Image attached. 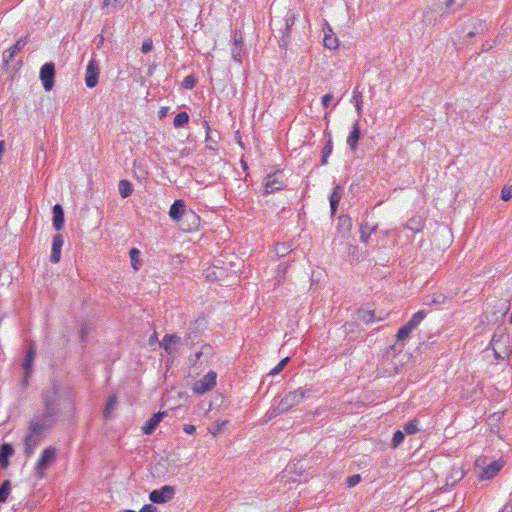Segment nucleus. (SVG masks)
<instances>
[{"mask_svg":"<svg viewBox=\"0 0 512 512\" xmlns=\"http://www.w3.org/2000/svg\"><path fill=\"white\" fill-rule=\"evenodd\" d=\"M57 416L48 413L35 414L28 423L27 433L23 439L24 454L26 458H30L36 448L44 439L47 431L51 429Z\"/></svg>","mask_w":512,"mask_h":512,"instance_id":"obj_1","label":"nucleus"},{"mask_svg":"<svg viewBox=\"0 0 512 512\" xmlns=\"http://www.w3.org/2000/svg\"><path fill=\"white\" fill-rule=\"evenodd\" d=\"M57 450L53 446L46 447L38 461L34 467V473L39 478L42 479L45 476V471L49 468L51 464L56 461Z\"/></svg>","mask_w":512,"mask_h":512,"instance_id":"obj_2","label":"nucleus"},{"mask_svg":"<svg viewBox=\"0 0 512 512\" xmlns=\"http://www.w3.org/2000/svg\"><path fill=\"white\" fill-rule=\"evenodd\" d=\"M310 390L300 387L286 394L278 403V411L286 412L292 407L298 405L305 398Z\"/></svg>","mask_w":512,"mask_h":512,"instance_id":"obj_3","label":"nucleus"},{"mask_svg":"<svg viewBox=\"0 0 512 512\" xmlns=\"http://www.w3.org/2000/svg\"><path fill=\"white\" fill-rule=\"evenodd\" d=\"M58 387L53 384L51 387L46 389L42 393V401L44 404L45 413L58 416L59 413V405H58Z\"/></svg>","mask_w":512,"mask_h":512,"instance_id":"obj_4","label":"nucleus"},{"mask_svg":"<svg viewBox=\"0 0 512 512\" xmlns=\"http://www.w3.org/2000/svg\"><path fill=\"white\" fill-rule=\"evenodd\" d=\"M502 467V461H493L485 467L481 466V460H477L475 464L477 476L482 481L490 480L493 477H495L498 474V472L502 469Z\"/></svg>","mask_w":512,"mask_h":512,"instance_id":"obj_5","label":"nucleus"},{"mask_svg":"<svg viewBox=\"0 0 512 512\" xmlns=\"http://www.w3.org/2000/svg\"><path fill=\"white\" fill-rule=\"evenodd\" d=\"M489 347H500V352L506 356L507 362L509 363L510 357L512 356V343L509 335L503 332H495L490 341Z\"/></svg>","mask_w":512,"mask_h":512,"instance_id":"obj_6","label":"nucleus"},{"mask_svg":"<svg viewBox=\"0 0 512 512\" xmlns=\"http://www.w3.org/2000/svg\"><path fill=\"white\" fill-rule=\"evenodd\" d=\"M217 374L214 371H209L203 378L197 380L192 387L196 394H204L214 388L216 385Z\"/></svg>","mask_w":512,"mask_h":512,"instance_id":"obj_7","label":"nucleus"},{"mask_svg":"<svg viewBox=\"0 0 512 512\" xmlns=\"http://www.w3.org/2000/svg\"><path fill=\"white\" fill-rule=\"evenodd\" d=\"M175 487L171 485H164L160 489H155L150 492L149 499L156 504H163L175 496Z\"/></svg>","mask_w":512,"mask_h":512,"instance_id":"obj_8","label":"nucleus"},{"mask_svg":"<svg viewBox=\"0 0 512 512\" xmlns=\"http://www.w3.org/2000/svg\"><path fill=\"white\" fill-rule=\"evenodd\" d=\"M55 66L53 63H45L40 69V79L46 91L54 86Z\"/></svg>","mask_w":512,"mask_h":512,"instance_id":"obj_9","label":"nucleus"},{"mask_svg":"<svg viewBox=\"0 0 512 512\" xmlns=\"http://www.w3.org/2000/svg\"><path fill=\"white\" fill-rule=\"evenodd\" d=\"M296 15L293 11L289 10L284 18V31L282 32V36L279 40V45L282 48H285L290 41V29L295 24Z\"/></svg>","mask_w":512,"mask_h":512,"instance_id":"obj_10","label":"nucleus"},{"mask_svg":"<svg viewBox=\"0 0 512 512\" xmlns=\"http://www.w3.org/2000/svg\"><path fill=\"white\" fill-rule=\"evenodd\" d=\"M36 357V349L33 343H30L27 350L25 359L23 362V371H24V382L27 383L28 378L31 376L33 371V363Z\"/></svg>","mask_w":512,"mask_h":512,"instance_id":"obj_11","label":"nucleus"},{"mask_svg":"<svg viewBox=\"0 0 512 512\" xmlns=\"http://www.w3.org/2000/svg\"><path fill=\"white\" fill-rule=\"evenodd\" d=\"M99 66L94 59H91L86 67L85 84L88 88H93L98 83Z\"/></svg>","mask_w":512,"mask_h":512,"instance_id":"obj_12","label":"nucleus"},{"mask_svg":"<svg viewBox=\"0 0 512 512\" xmlns=\"http://www.w3.org/2000/svg\"><path fill=\"white\" fill-rule=\"evenodd\" d=\"M27 40V36L21 37L13 46L3 51L2 58L5 66H7L9 62L13 60L15 55L24 48L27 44Z\"/></svg>","mask_w":512,"mask_h":512,"instance_id":"obj_13","label":"nucleus"},{"mask_svg":"<svg viewBox=\"0 0 512 512\" xmlns=\"http://www.w3.org/2000/svg\"><path fill=\"white\" fill-rule=\"evenodd\" d=\"M284 187V182L278 178L277 173L269 174L264 183V194H271L281 190Z\"/></svg>","mask_w":512,"mask_h":512,"instance_id":"obj_14","label":"nucleus"},{"mask_svg":"<svg viewBox=\"0 0 512 512\" xmlns=\"http://www.w3.org/2000/svg\"><path fill=\"white\" fill-rule=\"evenodd\" d=\"M186 205L184 200H175L169 210V216L174 221H181L184 215L187 213Z\"/></svg>","mask_w":512,"mask_h":512,"instance_id":"obj_15","label":"nucleus"},{"mask_svg":"<svg viewBox=\"0 0 512 512\" xmlns=\"http://www.w3.org/2000/svg\"><path fill=\"white\" fill-rule=\"evenodd\" d=\"M182 229L185 231H191L197 229L200 224V217L192 210H188L186 215L181 220Z\"/></svg>","mask_w":512,"mask_h":512,"instance_id":"obj_16","label":"nucleus"},{"mask_svg":"<svg viewBox=\"0 0 512 512\" xmlns=\"http://www.w3.org/2000/svg\"><path fill=\"white\" fill-rule=\"evenodd\" d=\"M63 243H64V239L61 234H56L53 236L51 256H50V261L52 263H58L60 261L61 249H62Z\"/></svg>","mask_w":512,"mask_h":512,"instance_id":"obj_17","label":"nucleus"},{"mask_svg":"<svg viewBox=\"0 0 512 512\" xmlns=\"http://www.w3.org/2000/svg\"><path fill=\"white\" fill-rule=\"evenodd\" d=\"M167 414V412H158L155 413L142 427V432L145 435H150L154 432L156 427L161 422L162 418Z\"/></svg>","mask_w":512,"mask_h":512,"instance_id":"obj_18","label":"nucleus"},{"mask_svg":"<svg viewBox=\"0 0 512 512\" xmlns=\"http://www.w3.org/2000/svg\"><path fill=\"white\" fill-rule=\"evenodd\" d=\"M14 448L10 443H3L0 446V468L6 469L10 462L9 459L14 454Z\"/></svg>","mask_w":512,"mask_h":512,"instance_id":"obj_19","label":"nucleus"},{"mask_svg":"<svg viewBox=\"0 0 512 512\" xmlns=\"http://www.w3.org/2000/svg\"><path fill=\"white\" fill-rule=\"evenodd\" d=\"M414 329L410 327L407 323L402 326L396 335L398 344L391 346V349H396L397 346H399L398 350L402 351V349L405 346V341L410 337L411 332Z\"/></svg>","mask_w":512,"mask_h":512,"instance_id":"obj_20","label":"nucleus"},{"mask_svg":"<svg viewBox=\"0 0 512 512\" xmlns=\"http://www.w3.org/2000/svg\"><path fill=\"white\" fill-rule=\"evenodd\" d=\"M52 213H53V219H52L53 227L57 231H60L63 228L64 222H65L64 210H63L62 206L60 204H55L52 208Z\"/></svg>","mask_w":512,"mask_h":512,"instance_id":"obj_21","label":"nucleus"},{"mask_svg":"<svg viewBox=\"0 0 512 512\" xmlns=\"http://www.w3.org/2000/svg\"><path fill=\"white\" fill-rule=\"evenodd\" d=\"M360 135L361 132L359 122L355 121L352 126V130L350 131V134L347 137V144L352 151H356Z\"/></svg>","mask_w":512,"mask_h":512,"instance_id":"obj_22","label":"nucleus"},{"mask_svg":"<svg viewBox=\"0 0 512 512\" xmlns=\"http://www.w3.org/2000/svg\"><path fill=\"white\" fill-rule=\"evenodd\" d=\"M204 320L197 319L193 326L189 328L187 337L185 338V344L191 346L198 339L199 328L203 325Z\"/></svg>","mask_w":512,"mask_h":512,"instance_id":"obj_23","label":"nucleus"},{"mask_svg":"<svg viewBox=\"0 0 512 512\" xmlns=\"http://www.w3.org/2000/svg\"><path fill=\"white\" fill-rule=\"evenodd\" d=\"M341 197V187L339 185H336L329 197L330 210L332 216L336 214Z\"/></svg>","mask_w":512,"mask_h":512,"instance_id":"obj_24","label":"nucleus"},{"mask_svg":"<svg viewBox=\"0 0 512 512\" xmlns=\"http://www.w3.org/2000/svg\"><path fill=\"white\" fill-rule=\"evenodd\" d=\"M324 46L328 49H336L339 45L338 39L330 27L324 29Z\"/></svg>","mask_w":512,"mask_h":512,"instance_id":"obj_25","label":"nucleus"},{"mask_svg":"<svg viewBox=\"0 0 512 512\" xmlns=\"http://www.w3.org/2000/svg\"><path fill=\"white\" fill-rule=\"evenodd\" d=\"M180 340L181 338L175 334H166L160 345L167 353L172 354V345L179 343Z\"/></svg>","mask_w":512,"mask_h":512,"instance_id":"obj_26","label":"nucleus"},{"mask_svg":"<svg viewBox=\"0 0 512 512\" xmlns=\"http://www.w3.org/2000/svg\"><path fill=\"white\" fill-rule=\"evenodd\" d=\"M118 190L123 198H127L133 192V185L130 181L123 179L119 181Z\"/></svg>","mask_w":512,"mask_h":512,"instance_id":"obj_27","label":"nucleus"},{"mask_svg":"<svg viewBox=\"0 0 512 512\" xmlns=\"http://www.w3.org/2000/svg\"><path fill=\"white\" fill-rule=\"evenodd\" d=\"M338 229L342 232L348 233L352 228V220L348 215H340L338 217Z\"/></svg>","mask_w":512,"mask_h":512,"instance_id":"obj_28","label":"nucleus"},{"mask_svg":"<svg viewBox=\"0 0 512 512\" xmlns=\"http://www.w3.org/2000/svg\"><path fill=\"white\" fill-rule=\"evenodd\" d=\"M445 300H446V296L443 293L436 292L431 295H428L425 298L424 303L426 305H432V304L439 305V304H443L445 302Z\"/></svg>","mask_w":512,"mask_h":512,"instance_id":"obj_29","label":"nucleus"},{"mask_svg":"<svg viewBox=\"0 0 512 512\" xmlns=\"http://www.w3.org/2000/svg\"><path fill=\"white\" fill-rule=\"evenodd\" d=\"M140 251L139 249L137 248H131L130 251H129V257H130V260H131V265L133 267L134 270H139L142 263L140 261Z\"/></svg>","mask_w":512,"mask_h":512,"instance_id":"obj_30","label":"nucleus"},{"mask_svg":"<svg viewBox=\"0 0 512 512\" xmlns=\"http://www.w3.org/2000/svg\"><path fill=\"white\" fill-rule=\"evenodd\" d=\"M11 491V482L10 480H5L0 485V503L6 502Z\"/></svg>","mask_w":512,"mask_h":512,"instance_id":"obj_31","label":"nucleus"},{"mask_svg":"<svg viewBox=\"0 0 512 512\" xmlns=\"http://www.w3.org/2000/svg\"><path fill=\"white\" fill-rule=\"evenodd\" d=\"M189 122V115L187 112L178 113L173 121V125L175 128L184 127Z\"/></svg>","mask_w":512,"mask_h":512,"instance_id":"obj_32","label":"nucleus"},{"mask_svg":"<svg viewBox=\"0 0 512 512\" xmlns=\"http://www.w3.org/2000/svg\"><path fill=\"white\" fill-rule=\"evenodd\" d=\"M374 231H375V227H369V225L367 223L361 224V227H360L361 241L364 243H367L371 233H373Z\"/></svg>","mask_w":512,"mask_h":512,"instance_id":"obj_33","label":"nucleus"},{"mask_svg":"<svg viewBox=\"0 0 512 512\" xmlns=\"http://www.w3.org/2000/svg\"><path fill=\"white\" fill-rule=\"evenodd\" d=\"M425 315L426 314L424 311H418L412 316V318L407 322V324L413 329H415L425 318Z\"/></svg>","mask_w":512,"mask_h":512,"instance_id":"obj_34","label":"nucleus"},{"mask_svg":"<svg viewBox=\"0 0 512 512\" xmlns=\"http://www.w3.org/2000/svg\"><path fill=\"white\" fill-rule=\"evenodd\" d=\"M117 403L116 396H110L106 402L105 409H104V417L109 418L112 411L115 409Z\"/></svg>","mask_w":512,"mask_h":512,"instance_id":"obj_35","label":"nucleus"},{"mask_svg":"<svg viewBox=\"0 0 512 512\" xmlns=\"http://www.w3.org/2000/svg\"><path fill=\"white\" fill-rule=\"evenodd\" d=\"M467 0H446V8L452 12L459 10Z\"/></svg>","mask_w":512,"mask_h":512,"instance_id":"obj_36","label":"nucleus"},{"mask_svg":"<svg viewBox=\"0 0 512 512\" xmlns=\"http://www.w3.org/2000/svg\"><path fill=\"white\" fill-rule=\"evenodd\" d=\"M204 126L206 128V142L211 143V144H217L218 139H219V134L218 133L214 134L211 131V128H210L208 122L205 121Z\"/></svg>","mask_w":512,"mask_h":512,"instance_id":"obj_37","label":"nucleus"},{"mask_svg":"<svg viewBox=\"0 0 512 512\" xmlns=\"http://www.w3.org/2000/svg\"><path fill=\"white\" fill-rule=\"evenodd\" d=\"M485 22L482 20L477 21V23L474 24L473 30L468 31L467 37H473L476 34H480L485 30Z\"/></svg>","mask_w":512,"mask_h":512,"instance_id":"obj_38","label":"nucleus"},{"mask_svg":"<svg viewBox=\"0 0 512 512\" xmlns=\"http://www.w3.org/2000/svg\"><path fill=\"white\" fill-rule=\"evenodd\" d=\"M228 423L227 420L224 421H217L213 425H211L208 428L209 433H211L213 436L218 435L224 428V426Z\"/></svg>","mask_w":512,"mask_h":512,"instance_id":"obj_39","label":"nucleus"},{"mask_svg":"<svg viewBox=\"0 0 512 512\" xmlns=\"http://www.w3.org/2000/svg\"><path fill=\"white\" fill-rule=\"evenodd\" d=\"M403 430L405 433L409 435L415 434L418 431V420L414 419L412 421L407 422L404 425Z\"/></svg>","mask_w":512,"mask_h":512,"instance_id":"obj_40","label":"nucleus"},{"mask_svg":"<svg viewBox=\"0 0 512 512\" xmlns=\"http://www.w3.org/2000/svg\"><path fill=\"white\" fill-rule=\"evenodd\" d=\"M352 100L355 102V107L357 109V112L361 114L362 112V104H363V98L362 94L360 92H357V90H354Z\"/></svg>","mask_w":512,"mask_h":512,"instance_id":"obj_41","label":"nucleus"},{"mask_svg":"<svg viewBox=\"0 0 512 512\" xmlns=\"http://www.w3.org/2000/svg\"><path fill=\"white\" fill-rule=\"evenodd\" d=\"M360 319L366 324L373 323L376 321L374 311H363L360 313Z\"/></svg>","mask_w":512,"mask_h":512,"instance_id":"obj_42","label":"nucleus"},{"mask_svg":"<svg viewBox=\"0 0 512 512\" xmlns=\"http://www.w3.org/2000/svg\"><path fill=\"white\" fill-rule=\"evenodd\" d=\"M231 54L232 58L237 61L241 62L242 58V45H233L231 48Z\"/></svg>","mask_w":512,"mask_h":512,"instance_id":"obj_43","label":"nucleus"},{"mask_svg":"<svg viewBox=\"0 0 512 512\" xmlns=\"http://www.w3.org/2000/svg\"><path fill=\"white\" fill-rule=\"evenodd\" d=\"M404 431L397 430L395 431L393 438H392V446L397 447L399 444H401L404 440Z\"/></svg>","mask_w":512,"mask_h":512,"instance_id":"obj_44","label":"nucleus"},{"mask_svg":"<svg viewBox=\"0 0 512 512\" xmlns=\"http://www.w3.org/2000/svg\"><path fill=\"white\" fill-rule=\"evenodd\" d=\"M289 357L282 359L270 372L271 375L279 374L287 365Z\"/></svg>","mask_w":512,"mask_h":512,"instance_id":"obj_45","label":"nucleus"},{"mask_svg":"<svg viewBox=\"0 0 512 512\" xmlns=\"http://www.w3.org/2000/svg\"><path fill=\"white\" fill-rule=\"evenodd\" d=\"M195 85L196 79L192 75L186 76L182 82V86L186 89H193Z\"/></svg>","mask_w":512,"mask_h":512,"instance_id":"obj_46","label":"nucleus"},{"mask_svg":"<svg viewBox=\"0 0 512 512\" xmlns=\"http://www.w3.org/2000/svg\"><path fill=\"white\" fill-rule=\"evenodd\" d=\"M361 481V476L359 474H354L349 476L346 479V484L348 487H354Z\"/></svg>","mask_w":512,"mask_h":512,"instance_id":"obj_47","label":"nucleus"},{"mask_svg":"<svg viewBox=\"0 0 512 512\" xmlns=\"http://www.w3.org/2000/svg\"><path fill=\"white\" fill-rule=\"evenodd\" d=\"M201 353L204 357V360L205 361H208V359L212 356L213 354V348L208 345V344H204L201 348Z\"/></svg>","mask_w":512,"mask_h":512,"instance_id":"obj_48","label":"nucleus"},{"mask_svg":"<svg viewBox=\"0 0 512 512\" xmlns=\"http://www.w3.org/2000/svg\"><path fill=\"white\" fill-rule=\"evenodd\" d=\"M501 198L504 201H509L512 198V186L504 187L502 189Z\"/></svg>","mask_w":512,"mask_h":512,"instance_id":"obj_49","label":"nucleus"},{"mask_svg":"<svg viewBox=\"0 0 512 512\" xmlns=\"http://www.w3.org/2000/svg\"><path fill=\"white\" fill-rule=\"evenodd\" d=\"M332 151H333L332 139L329 138L327 143L325 144V146L322 149V154L330 156Z\"/></svg>","mask_w":512,"mask_h":512,"instance_id":"obj_50","label":"nucleus"},{"mask_svg":"<svg viewBox=\"0 0 512 512\" xmlns=\"http://www.w3.org/2000/svg\"><path fill=\"white\" fill-rule=\"evenodd\" d=\"M153 48V43L151 40H145L142 44L141 51L142 53L146 54L150 52Z\"/></svg>","mask_w":512,"mask_h":512,"instance_id":"obj_51","label":"nucleus"},{"mask_svg":"<svg viewBox=\"0 0 512 512\" xmlns=\"http://www.w3.org/2000/svg\"><path fill=\"white\" fill-rule=\"evenodd\" d=\"M493 350L495 360H504L506 356L500 352V347H490Z\"/></svg>","mask_w":512,"mask_h":512,"instance_id":"obj_52","label":"nucleus"},{"mask_svg":"<svg viewBox=\"0 0 512 512\" xmlns=\"http://www.w3.org/2000/svg\"><path fill=\"white\" fill-rule=\"evenodd\" d=\"M243 38L239 31H235L233 34V45H242Z\"/></svg>","mask_w":512,"mask_h":512,"instance_id":"obj_53","label":"nucleus"},{"mask_svg":"<svg viewBox=\"0 0 512 512\" xmlns=\"http://www.w3.org/2000/svg\"><path fill=\"white\" fill-rule=\"evenodd\" d=\"M203 355L201 353V350L196 352L193 356L190 357V362L193 365H196L199 361H201Z\"/></svg>","mask_w":512,"mask_h":512,"instance_id":"obj_54","label":"nucleus"},{"mask_svg":"<svg viewBox=\"0 0 512 512\" xmlns=\"http://www.w3.org/2000/svg\"><path fill=\"white\" fill-rule=\"evenodd\" d=\"M333 96L331 94H325L322 97V104L324 107H328L330 105V102L332 101Z\"/></svg>","mask_w":512,"mask_h":512,"instance_id":"obj_55","label":"nucleus"},{"mask_svg":"<svg viewBox=\"0 0 512 512\" xmlns=\"http://www.w3.org/2000/svg\"><path fill=\"white\" fill-rule=\"evenodd\" d=\"M286 250H287V248H286V246L284 244H278L276 246V253L279 256H284L285 253H286Z\"/></svg>","mask_w":512,"mask_h":512,"instance_id":"obj_56","label":"nucleus"},{"mask_svg":"<svg viewBox=\"0 0 512 512\" xmlns=\"http://www.w3.org/2000/svg\"><path fill=\"white\" fill-rule=\"evenodd\" d=\"M183 430L187 434H193L196 431V427L194 425L186 424L184 425Z\"/></svg>","mask_w":512,"mask_h":512,"instance_id":"obj_57","label":"nucleus"},{"mask_svg":"<svg viewBox=\"0 0 512 512\" xmlns=\"http://www.w3.org/2000/svg\"><path fill=\"white\" fill-rule=\"evenodd\" d=\"M282 413H283V412L278 411V405H277L275 408H273V409L269 412V416H268V418H269V419H272V418H274V417H276V416H278L279 414H282Z\"/></svg>","mask_w":512,"mask_h":512,"instance_id":"obj_58","label":"nucleus"},{"mask_svg":"<svg viewBox=\"0 0 512 512\" xmlns=\"http://www.w3.org/2000/svg\"><path fill=\"white\" fill-rule=\"evenodd\" d=\"M117 3H118V0H103V7H110V6L116 7Z\"/></svg>","mask_w":512,"mask_h":512,"instance_id":"obj_59","label":"nucleus"},{"mask_svg":"<svg viewBox=\"0 0 512 512\" xmlns=\"http://www.w3.org/2000/svg\"><path fill=\"white\" fill-rule=\"evenodd\" d=\"M167 112H168V108L167 107H161V109L159 110V118L162 119L164 118L166 115H167Z\"/></svg>","mask_w":512,"mask_h":512,"instance_id":"obj_60","label":"nucleus"},{"mask_svg":"<svg viewBox=\"0 0 512 512\" xmlns=\"http://www.w3.org/2000/svg\"><path fill=\"white\" fill-rule=\"evenodd\" d=\"M328 158H329L328 155L322 154L321 165H326L328 163Z\"/></svg>","mask_w":512,"mask_h":512,"instance_id":"obj_61","label":"nucleus"},{"mask_svg":"<svg viewBox=\"0 0 512 512\" xmlns=\"http://www.w3.org/2000/svg\"><path fill=\"white\" fill-rule=\"evenodd\" d=\"M508 507H510V508H511V511H512V490H511V493H510V495H509V501H508V503L506 504L505 509H507Z\"/></svg>","mask_w":512,"mask_h":512,"instance_id":"obj_62","label":"nucleus"},{"mask_svg":"<svg viewBox=\"0 0 512 512\" xmlns=\"http://www.w3.org/2000/svg\"><path fill=\"white\" fill-rule=\"evenodd\" d=\"M85 336H86L85 328H82V329H81V340H82V341H84V340H85Z\"/></svg>","mask_w":512,"mask_h":512,"instance_id":"obj_63","label":"nucleus"},{"mask_svg":"<svg viewBox=\"0 0 512 512\" xmlns=\"http://www.w3.org/2000/svg\"><path fill=\"white\" fill-rule=\"evenodd\" d=\"M242 166L244 169H247V164L244 161H242Z\"/></svg>","mask_w":512,"mask_h":512,"instance_id":"obj_64","label":"nucleus"}]
</instances>
